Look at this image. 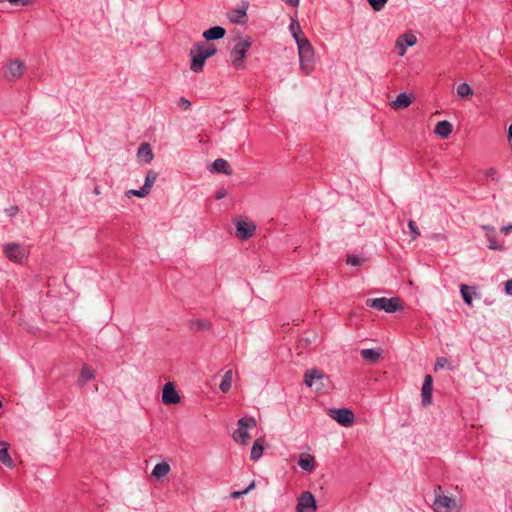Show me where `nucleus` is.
<instances>
[{
    "instance_id": "22",
    "label": "nucleus",
    "mask_w": 512,
    "mask_h": 512,
    "mask_svg": "<svg viewBox=\"0 0 512 512\" xmlns=\"http://www.w3.org/2000/svg\"><path fill=\"white\" fill-rule=\"evenodd\" d=\"M361 357L369 362L370 364L376 363L380 356H381V350L379 349H362L360 351Z\"/></svg>"
},
{
    "instance_id": "36",
    "label": "nucleus",
    "mask_w": 512,
    "mask_h": 512,
    "mask_svg": "<svg viewBox=\"0 0 512 512\" xmlns=\"http://www.w3.org/2000/svg\"><path fill=\"white\" fill-rule=\"evenodd\" d=\"M149 194L147 190H145L144 187H141L140 189H130L126 192L127 197L136 196L139 198H144Z\"/></svg>"
},
{
    "instance_id": "11",
    "label": "nucleus",
    "mask_w": 512,
    "mask_h": 512,
    "mask_svg": "<svg viewBox=\"0 0 512 512\" xmlns=\"http://www.w3.org/2000/svg\"><path fill=\"white\" fill-rule=\"evenodd\" d=\"M417 38L415 35L406 33L401 35L396 41V48L399 56H404L407 47H412L416 44Z\"/></svg>"
},
{
    "instance_id": "44",
    "label": "nucleus",
    "mask_w": 512,
    "mask_h": 512,
    "mask_svg": "<svg viewBox=\"0 0 512 512\" xmlns=\"http://www.w3.org/2000/svg\"><path fill=\"white\" fill-rule=\"evenodd\" d=\"M5 213L9 217H14L18 213V207L17 206H11L5 210Z\"/></svg>"
},
{
    "instance_id": "15",
    "label": "nucleus",
    "mask_w": 512,
    "mask_h": 512,
    "mask_svg": "<svg viewBox=\"0 0 512 512\" xmlns=\"http://www.w3.org/2000/svg\"><path fill=\"white\" fill-rule=\"evenodd\" d=\"M210 171L217 172V173H223L226 175L232 174V170L230 168L229 163L225 159H222V158H218L212 163Z\"/></svg>"
},
{
    "instance_id": "27",
    "label": "nucleus",
    "mask_w": 512,
    "mask_h": 512,
    "mask_svg": "<svg viewBox=\"0 0 512 512\" xmlns=\"http://www.w3.org/2000/svg\"><path fill=\"white\" fill-rule=\"evenodd\" d=\"M232 381H233V371L232 370H227L224 373L223 379H222V381H221V383L219 385L220 390L223 393H227L231 389Z\"/></svg>"
},
{
    "instance_id": "26",
    "label": "nucleus",
    "mask_w": 512,
    "mask_h": 512,
    "mask_svg": "<svg viewBox=\"0 0 512 512\" xmlns=\"http://www.w3.org/2000/svg\"><path fill=\"white\" fill-rule=\"evenodd\" d=\"M94 377H95L94 370L85 365L81 370V373H80V376L78 379V384L80 386H84L88 381L92 380Z\"/></svg>"
},
{
    "instance_id": "45",
    "label": "nucleus",
    "mask_w": 512,
    "mask_h": 512,
    "mask_svg": "<svg viewBox=\"0 0 512 512\" xmlns=\"http://www.w3.org/2000/svg\"><path fill=\"white\" fill-rule=\"evenodd\" d=\"M482 229L485 231V236L488 237L489 234L495 235V228L489 225H483Z\"/></svg>"
},
{
    "instance_id": "10",
    "label": "nucleus",
    "mask_w": 512,
    "mask_h": 512,
    "mask_svg": "<svg viewBox=\"0 0 512 512\" xmlns=\"http://www.w3.org/2000/svg\"><path fill=\"white\" fill-rule=\"evenodd\" d=\"M190 55V69L195 73L201 72L203 70L207 58L205 57V55L201 53V51H199V49L195 45H193V47L191 48Z\"/></svg>"
},
{
    "instance_id": "7",
    "label": "nucleus",
    "mask_w": 512,
    "mask_h": 512,
    "mask_svg": "<svg viewBox=\"0 0 512 512\" xmlns=\"http://www.w3.org/2000/svg\"><path fill=\"white\" fill-rule=\"evenodd\" d=\"M329 416L344 427H349L354 421V414L347 408L330 409Z\"/></svg>"
},
{
    "instance_id": "8",
    "label": "nucleus",
    "mask_w": 512,
    "mask_h": 512,
    "mask_svg": "<svg viewBox=\"0 0 512 512\" xmlns=\"http://www.w3.org/2000/svg\"><path fill=\"white\" fill-rule=\"evenodd\" d=\"M25 70V64L24 62L15 59L10 61L4 70V78L7 81H14L16 79H19L23 72Z\"/></svg>"
},
{
    "instance_id": "25",
    "label": "nucleus",
    "mask_w": 512,
    "mask_h": 512,
    "mask_svg": "<svg viewBox=\"0 0 512 512\" xmlns=\"http://www.w3.org/2000/svg\"><path fill=\"white\" fill-rule=\"evenodd\" d=\"M324 374L318 369H309L305 373L304 382L308 387H312L315 380H321Z\"/></svg>"
},
{
    "instance_id": "2",
    "label": "nucleus",
    "mask_w": 512,
    "mask_h": 512,
    "mask_svg": "<svg viewBox=\"0 0 512 512\" xmlns=\"http://www.w3.org/2000/svg\"><path fill=\"white\" fill-rule=\"evenodd\" d=\"M251 39L249 37L240 38L233 46L230 52V60L232 65L237 69H244V58L247 51L251 47Z\"/></svg>"
},
{
    "instance_id": "41",
    "label": "nucleus",
    "mask_w": 512,
    "mask_h": 512,
    "mask_svg": "<svg viewBox=\"0 0 512 512\" xmlns=\"http://www.w3.org/2000/svg\"><path fill=\"white\" fill-rule=\"evenodd\" d=\"M346 262H347V264L352 265V266H359L362 264L363 259L357 255H350V256H348Z\"/></svg>"
},
{
    "instance_id": "42",
    "label": "nucleus",
    "mask_w": 512,
    "mask_h": 512,
    "mask_svg": "<svg viewBox=\"0 0 512 512\" xmlns=\"http://www.w3.org/2000/svg\"><path fill=\"white\" fill-rule=\"evenodd\" d=\"M178 107L182 110H189L191 108V102L187 98L181 97L178 101Z\"/></svg>"
},
{
    "instance_id": "1",
    "label": "nucleus",
    "mask_w": 512,
    "mask_h": 512,
    "mask_svg": "<svg viewBox=\"0 0 512 512\" xmlns=\"http://www.w3.org/2000/svg\"><path fill=\"white\" fill-rule=\"evenodd\" d=\"M435 499L432 504L434 512H460L462 504L454 497L444 494L441 486L434 488Z\"/></svg>"
},
{
    "instance_id": "30",
    "label": "nucleus",
    "mask_w": 512,
    "mask_h": 512,
    "mask_svg": "<svg viewBox=\"0 0 512 512\" xmlns=\"http://www.w3.org/2000/svg\"><path fill=\"white\" fill-rule=\"evenodd\" d=\"M157 177H158V174L155 171H153V170L148 171L146 174V177H145L144 185L142 187H144L145 190H147L150 193L151 188L154 185Z\"/></svg>"
},
{
    "instance_id": "24",
    "label": "nucleus",
    "mask_w": 512,
    "mask_h": 512,
    "mask_svg": "<svg viewBox=\"0 0 512 512\" xmlns=\"http://www.w3.org/2000/svg\"><path fill=\"white\" fill-rule=\"evenodd\" d=\"M0 462L8 468L14 467V461L8 454V444L3 441H0Z\"/></svg>"
},
{
    "instance_id": "37",
    "label": "nucleus",
    "mask_w": 512,
    "mask_h": 512,
    "mask_svg": "<svg viewBox=\"0 0 512 512\" xmlns=\"http://www.w3.org/2000/svg\"><path fill=\"white\" fill-rule=\"evenodd\" d=\"M489 245L488 248L491 250H502V245L498 244L496 241L495 235L489 234L488 237H486Z\"/></svg>"
},
{
    "instance_id": "38",
    "label": "nucleus",
    "mask_w": 512,
    "mask_h": 512,
    "mask_svg": "<svg viewBox=\"0 0 512 512\" xmlns=\"http://www.w3.org/2000/svg\"><path fill=\"white\" fill-rule=\"evenodd\" d=\"M367 1L375 11H380L385 7L388 0H367Z\"/></svg>"
},
{
    "instance_id": "52",
    "label": "nucleus",
    "mask_w": 512,
    "mask_h": 512,
    "mask_svg": "<svg viewBox=\"0 0 512 512\" xmlns=\"http://www.w3.org/2000/svg\"><path fill=\"white\" fill-rule=\"evenodd\" d=\"M94 193H95V194H99V193H100L99 189H98V188H95V189H94Z\"/></svg>"
},
{
    "instance_id": "23",
    "label": "nucleus",
    "mask_w": 512,
    "mask_h": 512,
    "mask_svg": "<svg viewBox=\"0 0 512 512\" xmlns=\"http://www.w3.org/2000/svg\"><path fill=\"white\" fill-rule=\"evenodd\" d=\"M298 465L301 469L311 472L315 469L314 457L310 454L301 455L298 460Z\"/></svg>"
},
{
    "instance_id": "9",
    "label": "nucleus",
    "mask_w": 512,
    "mask_h": 512,
    "mask_svg": "<svg viewBox=\"0 0 512 512\" xmlns=\"http://www.w3.org/2000/svg\"><path fill=\"white\" fill-rule=\"evenodd\" d=\"M316 508V500L311 492L305 491L299 496L296 512H314Z\"/></svg>"
},
{
    "instance_id": "50",
    "label": "nucleus",
    "mask_w": 512,
    "mask_h": 512,
    "mask_svg": "<svg viewBox=\"0 0 512 512\" xmlns=\"http://www.w3.org/2000/svg\"><path fill=\"white\" fill-rule=\"evenodd\" d=\"M255 487V482H251L250 485L244 489V491H246V494L251 491L253 488Z\"/></svg>"
},
{
    "instance_id": "19",
    "label": "nucleus",
    "mask_w": 512,
    "mask_h": 512,
    "mask_svg": "<svg viewBox=\"0 0 512 512\" xmlns=\"http://www.w3.org/2000/svg\"><path fill=\"white\" fill-rule=\"evenodd\" d=\"M289 31L292 34L296 44L298 45L302 40H308L306 37L302 36V29L300 23L296 19H292L289 25Z\"/></svg>"
},
{
    "instance_id": "14",
    "label": "nucleus",
    "mask_w": 512,
    "mask_h": 512,
    "mask_svg": "<svg viewBox=\"0 0 512 512\" xmlns=\"http://www.w3.org/2000/svg\"><path fill=\"white\" fill-rule=\"evenodd\" d=\"M432 377L430 375H427L424 379L422 389H421V396H422V403L424 405H429L432 402Z\"/></svg>"
},
{
    "instance_id": "43",
    "label": "nucleus",
    "mask_w": 512,
    "mask_h": 512,
    "mask_svg": "<svg viewBox=\"0 0 512 512\" xmlns=\"http://www.w3.org/2000/svg\"><path fill=\"white\" fill-rule=\"evenodd\" d=\"M226 196H227V190H226V189H224V188H220V189H218V190L216 191V193H215V198H216L217 200H221V199L225 198Z\"/></svg>"
},
{
    "instance_id": "47",
    "label": "nucleus",
    "mask_w": 512,
    "mask_h": 512,
    "mask_svg": "<svg viewBox=\"0 0 512 512\" xmlns=\"http://www.w3.org/2000/svg\"><path fill=\"white\" fill-rule=\"evenodd\" d=\"M505 292L512 296V279L505 282Z\"/></svg>"
},
{
    "instance_id": "3",
    "label": "nucleus",
    "mask_w": 512,
    "mask_h": 512,
    "mask_svg": "<svg viewBox=\"0 0 512 512\" xmlns=\"http://www.w3.org/2000/svg\"><path fill=\"white\" fill-rule=\"evenodd\" d=\"M300 60V69L309 74L314 69V49L309 40H302L297 45Z\"/></svg>"
},
{
    "instance_id": "20",
    "label": "nucleus",
    "mask_w": 512,
    "mask_h": 512,
    "mask_svg": "<svg viewBox=\"0 0 512 512\" xmlns=\"http://www.w3.org/2000/svg\"><path fill=\"white\" fill-rule=\"evenodd\" d=\"M247 15L246 8H237L228 12L229 20L236 24H243Z\"/></svg>"
},
{
    "instance_id": "29",
    "label": "nucleus",
    "mask_w": 512,
    "mask_h": 512,
    "mask_svg": "<svg viewBox=\"0 0 512 512\" xmlns=\"http://www.w3.org/2000/svg\"><path fill=\"white\" fill-rule=\"evenodd\" d=\"M170 471V466L167 463H159L154 466L152 475L156 478L165 477Z\"/></svg>"
},
{
    "instance_id": "34",
    "label": "nucleus",
    "mask_w": 512,
    "mask_h": 512,
    "mask_svg": "<svg viewBox=\"0 0 512 512\" xmlns=\"http://www.w3.org/2000/svg\"><path fill=\"white\" fill-rule=\"evenodd\" d=\"M452 369L450 362L445 357H437L434 365V370L438 371L439 369Z\"/></svg>"
},
{
    "instance_id": "4",
    "label": "nucleus",
    "mask_w": 512,
    "mask_h": 512,
    "mask_svg": "<svg viewBox=\"0 0 512 512\" xmlns=\"http://www.w3.org/2000/svg\"><path fill=\"white\" fill-rule=\"evenodd\" d=\"M5 256L14 263H22L29 255V248L19 243H8L4 246Z\"/></svg>"
},
{
    "instance_id": "33",
    "label": "nucleus",
    "mask_w": 512,
    "mask_h": 512,
    "mask_svg": "<svg viewBox=\"0 0 512 512\" xmlns=\"http://www.w3.org/2000/svg\"><path fill=\"white\" fill-rule=\"evenodd\" d=\"M263 446L260 444L259 440H256L251 449V459L257 460L262 456Z\"/></svg>"
},
{
    "instance_id": "32",
    "label": "nucleus",
    "mask_w": 512,
    "mask_h": 512,
    "mask_svg": "<svg viewBox=\"0 0 512 512\" xmlns=\"http://www.w3.org/2000/svg\"><path fill=\"white\" fill-rule=\"evenodd\" d=\"M484 176H485V180L487 181V185L489 184V182H498L499 181V174L497 172V170L495 168H489L487 170H485L484 172Z\"/></svg>"
},
{
    "instance_id": "48",
    "label": "nucleus",
    "mask_w": 512,
    "mask_h": 512,
    "mask_svg": "<svg viewBox=\"0 0 512 512\" xmlns=\"http://www.w3.org/2000/svg\"><path fill=\"white\" fill-rule=\"evenodd\" d=\"M246 494V491L242 490V491H234L231 493V497L233 499H238L240 498L241 496L245 495Z\"/></svg>"
},
{
    "instance_id": "21",
    "label": "nucleus",
    "mask_w": 512,
    "mask_h": 512,
    "mask_svg": "<svg viewBox=\"0 0 512 512\" xmlns=\"http://www.w3.org/2000/svg\"><path fill=\"white\" fill-rule=\"evenodd\" d=\"M434 131L438 136L447 138L452 132V124L446 120L439 121Z\"/></svg>"
},
{
    "instance_id": "17",
    "label": "nucleus",
    "mask_w": 512,
    "mask_h": 512,
    "mask_svg": "<svg viewBox=\"0 0 512 512\" xmlns=\"http://www.w3.org/2000/svg\"><path fill=\"white\" fill-rule=\"evenodd\" d=\"M137 156L138 158L142 159L145 163H150L153 160L154 154L149 143L144 142L140 144L137 151Z\"/></svg>"
},
{
    "instance_id": "13",
    "label": "nucleus",
    "mask_w": 512,
    "mask_h": 512,
    "mask_svg": "<svg viewBox=\"0 0 512 512\" xmlns=\"http://www.w3.org/2000/svg\"><path fill=\"white\" fill-rule=\"evenodd\" d=\"M162 401L165 404H177L180 402V396L171 382L166 383L163 387Z\"/></svg>"
},
{
    "instance_id": "12",
    "label": "nucleus",
    "mask_w": 512,
    "mask_h": 512,
    "mask_svg": "<svg viewBox=\"0 0 512 512\" xmlns=\"http://www.w3.org/2000/svg\"><path fill=\"white\" fill-rule=\"evenodd\" d=\"M256 225L253 222L238 221L236 224V234L240 239H248L253 236Z\"/></svg>"
},
{
    "instance_id": "40",
    "label": "nucleus",
    "mask_w": 512,
    "mask_h": 512,
    "mask_svg": "<svg viewBox=\"0 0 512 512\" xmlns=\"http://www.w3.org/2000/svg\"><path fill=\"white\" fill-rule=\"evenodd\" d=\"M193 328L197 330H206L209 329L210 323L204 320H196L193 322Z\"/></svg>"
},
{
    "instance_id": "5",
    "label": "nucleus",
    "mask_w": 512,
    "mask_h": 512,
    "mask_svg": "<svg viewBox=\"0 0 512 512\" xmlns=\"http://www.w3.org/2000/svg\"><path fill=\"white\" fill-rule=\"evenodd\" d=\"M366 305L387 313H394L400 308L398 298H370L366 300Z\"/></svg>"
},
{
    "instance_id": "46",
    "label": "nucleus",
    "mask_w": 512,
    "mask_h": 512,
    "mask_svg": "<svg viewBox=\"0 0 512 512\" xmlns=\"http://www.w3.org/2000/svg\"><path fill=\"white\" fill-rule=\"evenodd\" d=\"M13 5H22L27 6L30 4L31 0H8Z\"/></svg>"
},
{
    "instance_id": "49",
    "label": "nucleus",
    "mask_w": 512,
    "mask_h": 512,
    "mask_svg": "<svg viewBox=\"0 0 512 512\" xmlns=\"http://www.w3.org/2000/svg\"><path fill=\"white\" fill-rule=\"evenodd\" d=\"M510 231H512V224L503 226L501 228V232H503L504 234H508Z\"/></svg>"
},
{
    "instance_id": "28",
    "label": "nucleus",
    "mask_w": 512,
    "mask_h": 512,
    "mask_svg": "<svg viewBox=\"0 0 512 512\" xmlns=\"http://www.w3.org/2000/svg\"><path fill=\"white\" fill-rule=\"evenodd\" d=\"M194 45L199 49V51H201V53L203 55H205L206 58L213 56L217 51L214 44H206L203 42H197Z\"/></svg>"
},
{
    "instance_id": "51",
    "label": "nucleus",
    "mask_w": 512,
    "mask_h": 512,
    "mask_svg": "<svg viewBox=\"0 0 512 512\" xmlns=\"http://www.w3.org/2000/svg\"><path fill=\"white\" fill-rule=\"evenodd\" d=\"M508 137H509V141L512 144V124L509 126Z\"/></svg>"
},
{
    "instance_id": "18",
    "label": "nucleus",
    "mask_w": 512,
    "mask_h": 512,
    "mask_svg": "<svg viewBox=\"0 0 512 512\" xmlns=\"http://www.w3.org/2000/svg\"><path fill=\"white\" fill-rule=\"evenodd\" d=\"M412 102L411 97L406 93H400L395 100L391 102L393 109L399 110L407 108Z\"/></svg>"
},
{
    "instance_id": "39",
    "label": "nucleus",
    "mask_w": 512,
    "mask_h": 512,
    "mask_svg": "<svg viewBox=\"0 0 512 512\" xmlns=\"http://www.w3.org/2000/svg\"><path fill=\"white\" fill-rule=\"evenodd\" d=\"M408 227L411 232L412 239H416L420 235V231L413 220L408 222Z\"/></svg>"
},
{
    "instance_id": "31",
    "label": "nucleus",
    "mask_w": 512,
    "mask_h": 512,
    "mask_svg": "<svg viewBox=\"0 0 512 512\" xmlns=\"http://www.w3.org/2000/svg\"><path fill=\"white\" fill-rule=\"evenodd\" d=\"M457 95L461 98L468 97L473 94L472 88L467 83H461L457 86Z\"/></svg>"
},
{
    "instance_id": "53",
    "label": "nucleus",
    "mask_w": 512,
    "mask_h": 512,
    "mask_svg": "<svg viewBox=\"0 0 512 512\" xmlns=\"http://www.w3.org/2000/svg\"><path fill=\"white\" fill-rule=\"evenodd\" d=\"M2 407V402L0 401V408Z\"/></svg>"
},
{
    "instance_id": "35",
    "label": "nucleus",
    "mask_w": 512,
    "mask_h": 512,
    "mask_svg": "<svg viewBox=\"0 0 512 512\" xmlns=\"http://www.w3.org/2000/svg\"><path fill=\"white\" fill-rule=\"evenodd\" d=\"M460 292H461L463 300L468 305H471L472 304L471 288L467 285H461Z\"/></svg>"
},
{
    "instance_id": "16",
    "label": "nucleus",
    "mask_w": 512,
    "mask_h": 512,
    "mask_svg": "<svg viewBox=\"0 0 512 512\" xmlns=\"http://www.w3.org/2000/svg\"><path fill=\"white\" fill-rule=\"evenodd\" d=\"M226 31L221 26L211 27L203 32V37L207 41L218 40L224 37Z\"/></svg>"
},
{
    "instance_id": "6",
    "label": "nucleus",
    "mask_w": 512,
    "mask_h": 512,
    "mask_svg": "<svg viewBox=\"0 0 512 512\" xmlns=\"http://www.w3.org/2000/svg\"><path fill=\"white\" fill-rule=\"evenodd\" d=\"M256 421L254 418H240L238 420V428L233 433V439L240 444L246 445L250 439V436L247 432L249 427H255Z\"/></svg>"
}]
</instances>
